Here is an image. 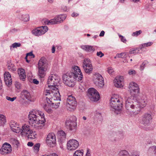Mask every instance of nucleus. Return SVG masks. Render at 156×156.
<instances>
[{"mask_svg":"<svg viewBox=\"0 0 156 156\" xmlns=\"http://www.w3.org/2000/svg\"><path fill=\"white\" fill-rule=\"evenodd\" d=\"M83 78V75L79 67L74 66L70 72L64 74L62 76L63 82L66 86L73 87L75 85V80L81 81Z\"/></svg>","mask_w":156,"mask_h":156,"instance_id":"nucleus-1","label":"nucleus"},{"mask_svg":"<svg viewBox=\"0 0 156 156\" xmlns=\"http://www.w3.org/2000/svg\"><path fill=\"white\" fill-rule=\"evenodd\" d=\"M29 122L34 128L39 130L42 129L46 121L44 113L39 110H33L29 113Z\"/></svg>","mask_w":156,"mask_h":156,"instance_id":"nucleus-2","label":"nucleus"},{"mask_svg":"<svg viewBox=\"0 0 156 156\" xmlns=\"http://www.w3.org/2000/svg\"><path fill=\"white\" fill-rule=\"evenodd\" d=\"M59 78L55 74H52L49 76L48 80V87L53 90H55V92H53L54 93V96L52 98L54 101H61L60 95L58 89L56 86H57L58 83Z\"/></svg>","mask_w":156,"mask_h":156,"instance_id":"nucleus-3","label":"nucleus"},{"mask_svg":"<svg viewBox=\"0 0 156 156\" xmlns=\"http://www.w3.org/2000/svg\"><path fill=\"white\" fill-rule=\"evenodd\" d=\"M134 97L131 96V98H125V107L126 109L130 112L129 115L131 117H134L137 115L140 111L138 108L139 106L138 105L137 101H133L132 99Z\"/></svg>","mask_w":156,"mask_h":156,"instance_id":"nucleus-4","label":"nucleus"},{"mask_svg":"<svg viewBox=\"0 0 156 156\" xmlns=\"http://www.w3.org/2000/svg\"><path fill=\"white\" fill-rule=\"evenodd\" d=\"M110 101L111 110L114 111L117 114L119 113L122 108V105L119 98L117 96H113Z\"/></svg>","mask_w":156,"mask_h":156,"instance_id":"nucleus-5","label":"nucleus"},{"mask_svg":"<svg viewBox=\"0 0 156 156\" xmlns=\"http://www.w3.org/2000/svg\"><path fill=\"white\" fill-rule=\"evenodd\" d=\"M38 77L41 78H44L47 70V64L46 60L44 57L41 58L39 60L38 64Z\"/></svg>","mask_w":156,"mask_h":156,"instance_id":"nucleus-6","label":"nucleus"},{"mask_svg":"<svg viewBox=\"0 0 156 156\" xmlns=\"http://www.w3.org/2000/svg\"><path fill=\"white\" fill-rule=\"evenodd\" d=\"M87 96L90 100L93 102L97 101L100 98L99 93L93 88H90L88 89Z\"/></svg>","mask_w":156,"mask_h":156,"instance_id":"nucleus-7","label":"nucleus"},{"mask_svg":"<svg viewBox=\"0 0 156 156\" xmlns=\"http://www.w3.org/2000/svg\"><path fill=\"white\" fill-rule=\"evenodd\" d=\"M66 106L68 109L71 111H74L76 108L77 102L75 98L72 95L68 96L66 101Z\"/></svg>","mask_w":156,"mask_h":156,"instance_id":"nucleus-8","label":"nucleus"},{"mask_svg":"<svg viewBox=\"0 0 156 156\" xmlns=\"http://www.w3.org/2000/svg\"><path fill=\"white\" fill-rule=\"evenodd\" d=\"M66 17L65 14L59 15L50 20H45V23L47 25L58 24L62 22L65 19Z\"/></svg>","mask_w":156,"mask_h":156,"instance_id":"nucleus-9","label":"nucleus"},{"mask_svg":"<svg viewBox=\"0 0 156 156\" xmlns=\"http://www.w3.org/2000/svg\"><path fill=\"white\" fill-rule=\"evenodd\" d=\"M93 82L98 87H102L104 85V79L99 73H96L93 76Z\"/></svg>","mask_w":156,"mask_h":156,"instance_id":"nucleus-10","label":"nucleus"},{"mask_svg":"<svg viewBox=\"0 0 156 156\" xmlns=\"http://www.w3.org/2000/svg\"><path fill=\"white\" fill-rule=\"evenodd\" d=\"M129 89L130 93L133 97L137 95L139 93V88L138 85L135 82H131L130 83Z\"/></svg>","mask_w":156,"mask_h":156,"instance_id":"nucleus-11","label":"nucleus"},{"mask_svg":"<svg viewBox=\"0 0 156 156\" xmlns=\"http://www.w3.org/2000/svg\"><path fill=\"white\" fill-rule=\"evenodd\" d=\"M48 30V27L46 26H41L33 30L32 33L36 36H41L45 34Z\"/></svg>","mask_w":156,"mask_h":156,"instance_id":"nucleus-12","label":"nucleus"},{"mask_svg":"<svg viewBox=\"0 0 156 156\" xmlns=\"http://www.w3.org/2000/svg\"><path fill=\"white\" fill-rule=\"evenodd\" d=\"M78 142L76 140H70L68 141L67 145V148L70 151L76 150L79 146Z\"/></svg>","mask_w":156,"mask_h":156,"instance_id":"nucleus-13","label":"nucleus"},{"mask_svg":"<svg viewBox=\"0 0 156 156\" xmlns=\"http://www.w3.org/2000/svg\"><path fill=\"white\" fill-rule=\"evenodd\" d=\"M152 117L148 113H146L142 117L141 123L145 126H149L152 122Z\"/></svg>","mask_w":156,"mask_h":156,"instance_id":"nucleus-14","label":"nucleus"},{"mask_svg":"<svg viewBox=\"0 0 156 156\" xmlns=\"http://www.w3.org/2000/svg\"><path fill=\"white\" fill-rule=\"evenodd\" d=\"M74 120L73 121L70 119H67L65 122V125L66 128L70 130H73L74 131L76 130V124L75 121L76 120V118L74 117Z\"/></svg>","mask_w":156,"mask_h":156,"instance_id":"nucleus-15","label":"nucleus"},{"mask_svg":"<svg viewBox=\"0 0 156 156\" xmlns=\"http://www.w3.org/2000/svg\"><path fill=\"white\" fill-rule=\"evenodd\" d=\"M53 92H55V90H46L44 93V96H46L45 97L46 100L48 103L50 104L52 102L53 99H52V98L54 96V93Z\"/></svg>","mask_w":156,"mask_h":156,"instance_id":"nucleus-16","label":"nucleus"},{"mask_svg":"<svg viewBox=\"0 0 156 156\" xmlns=\"http://www.w3.org/2000/svg\"><path fill=\"white\" fill-rule=\"evenodd\" d=\"M12 151L11 145L7 143H5L2 147L0 149V151L2 154H5L9 153Z\"/></svg>","mask_w":156,"mask_h":156,"instance_id":"nucleus-17","label":"nucleus"},{"mask_svg":"<svg viewBox=\"0 0 156 156\" xmlns=\"http://www.w3.org/2000/svg\"><path fill=\"white\" fill-rule=\"evenodd\" d=\"M56 141L55 136L54 133H49L46 139V143L49 144H54Z\"/></svg>","mask_w":156,"mask_h":156,"instance_id":"nucleus-18","label":"nucleus"},{"mask_svg":"<svg viewBox=\"0 0 156 156\" xmlns=\"http://www.w3.org/2000/svg\"><path fill=\"white\" fill-rule=\"evenodd\" d=\"M10 126L12 131L16 133H19L21 131V129L17 125L16 123L14 121H11L10 123Z\"/></svg>","mask_w":156,"mask_h":156,"instance_id":"nucleus-19","label":"nucleus"},{"mask_svg":"<svg viewBox=\"0 0 156 156\" xmlns=\"http://www.w3.org/2000/svg\"><path fill=\"white\" fill-rule=\"evenodd\" d=\"M124 78L122 76H117L115 78L114 82V85L117 87H123L122 83Z\"/></svg>","mask_w":156,"mask_h":156,"instance_id":"nucleus-20","label":"nucleus"},{"mask_svg":"<svg viewBox=\"0 0 156 156\" xmlns=\"http://www.w3.org/2000/svg\"><path fill=\"white\" fill-rule=\"evenodd\" d=\"M4 75L5 84L8 86L11 85L12 81L10 74L9 72H6L4 73Z\"/></svg>","mask_w":156,"mask_h":156,"instance_id":"nucleus-21","label":"nucleus"},{"mask_svg":"<svg viewBox=\"0 0 156 156\" xmlns=\"http://www.w3.org/2000/svg\"><path fill=\"white\" fill-rule=\"evenodd\" d=\"M92 66L91 62L90 59L88 58H85L83 62L82 66L83 69H85L87 72L89 71V70L87 69V67H91L89 70L90 71H91V66Z\"/></svg>","mask_w":156,"mask_h":156,"instance_id":"nucleus-22","label":"nucleus"},{"mask_svg":"<svg viewBox=\"0 0 156 156\" xmlns=\"http://www.w3.org/2000/svg\"><path fill=\"white\" fill-rule=\"evenodd\" d=\"M31 129L29 126L27 125H23L21 129V134L22 136H26L28 133H30V131Z\"/></svg>","mask_w":156,"mask_h":156,"instance_id":"nucleus-23","label":"nucleus"},{"mask_svg":"<svg viewBox=\"0 0 156 156\" xmlns=\"http://www.w3.org/2000/svg\"><path fill=\"white\" fill-rule=\"evenodd\" d=\"M81 48L87 52H93L95 50V49L92 46L90 45H82L81 47Z\"/></svg>","mask_w":156,"mask_h":156,"instance_id":"nucleus-24","label":"nucleus"},{"mask_svg":"<svg viewBox=\"0 0 156 156\" xmlns=\"http://www.w3.org/2000/svg\"><path fill=\"white\" fill-rule=\"evenodd\" d=\"M18 73L20 80L24 81L26 78L25 70L23 69H20L18 70Z\"/></svg>","mask_w":156,"mask_h":156,"instance_id":"nucleus-25","label":"nucleus"},{"mask_svg":"<svg viewBox=\"0 0 156 156\" xmlns=\"http://www.w3.org/2000/svg\"><path fill=\"white\" fill-rule=\"evenodd\" d=\"M137 102L138 103V105L139 106L138 108L140 109V108H143L146 106L147 101L146 99H141Z\"/></svg>","mask_w":156,"mask_h":156,"instance_id":"nucleus-26","label":"nucleus"},{"mask_svg":"<svg viewBox=\"0 0 156 156\" xmlns=\"http://www.w3.org/2000/svg\"><path fill=\"white\" fill-rule=\"evenodd\" d=\"M36 135L37 134L35 131L31 129L30 131V133H28L26 136H27L28 139H33L36 137Z\"/></svg>","mask_w":156,"mask_h":156,"instance_id":"nucleus-27","label":"nucleus"},{"mask_svg":"<svg viewBox=\"0 0 156 156\" xmlns=\"http://www.w3.org/2000/svg\"><path fill=\"white\" fill-rule=\"evenodd\" d=\"M18 18L20 19L25 22H27L29 20V16L28 14H19Z\"/></svg>","mask_w":156,"mask_h":156,"instance_id":"nucleus-28","label":"nucleus"},{"mask_svg":"<svg viewBox=\"0 0 156 156\" xmlns=\"http://www.w3.org/2000/svg\"><path fill=\"white\" fill-rule=\"evenodd\" d=\"M7 66L8 69L9 70H11L12 71H14L16 70L14 65L12 62L11 60L8 61L7 62Z\"/></svg>","mask_w":156,"mask_h":156,"instance_id":"nucleus-29","label":"nucleus"},{"mask_svg":"<svg viewBox=\"0 0 156 156\" xmlns=\"http://www.w3.org/2000/svg\"><path fill=\"white\" fill-rule=\"evenodd\" d=\"M21 94L28 100H29L30 98V94L28 91L26 90H23L21 92Z\"/></svg>","mask_w":156,"mask_h":156,"instance_id":"nucleus-30","label":"nucleus"},{"mask_svg":"<svg viewBox=\"0 0 156 156\" xmlns=\"http://www.w3.org/2000/svg\"><path fill=\"white\" fill-rule=\"evenodd\" d=\"M153 44L151 42H149L147 43H144L140 45L139 48L140 49L144 48L146 47H148L151 46Z\"/></svg>","mask_w":156,"mask_h":156,"instance_id":"nucleus-31","label":"nucleus"},{"mask_svg":"<svg viewBox=\"0 0 156 156\" xmlns=\"http://www.w3.org/2000/svg\"><path fill=\"white\" fill-rule=\"evenodd\" d=\"M156 147L155 146H153L151 147L149 149V151L152 154L155 155L156 154Z\"/></svg>","mask_w":156,"mask_h":156,"instance_id":"nucleus-32","label":"nucleus"},{"mask_svg":"<svg viewBox=\"0 0 156 156\" xmlns=\"http://www.w3.org/2000/svg\"><path fill=\"white\" fill-rule=\"evenodd\" d=\"M5 116L2 115H0V126H3L6 122Z\"/></svg>","mask_w":156,"mask_h":156,"instance_id":"nucleus-33","label":"nucleus"},{"mask_svg":"<svg viewBox=\"0 0 156 156\" xmlns=\"http://www.w3.org/2000/svg\"><path fill=\"white\" fill-rule=\"evenodd\" d=\"M140 49V48H135L133 49H131L130 50L129 52V53L132 54H135V53H140L139 52Z\"/></svg>","mask_w":156,"mask_h":156,"instance_id":"nucleus-34","label":"nucleus"},{"mask_svg":"<svg viewBox=\"0 0 156 156\" xmlns=\"http://www.w3.org/2000/svg\"><path fill=\"white\" fill-rule=\"evenodd\" d=\"M119 156H129L128 152L126 150H122L121 151L119 154Z\"/></svg>","mask_w":156,"mask_h":156,"instance_id":"nucleus-35","label":"nucleus"},{"mask_svg":"<svg viewBox=\"0 0 156 156\" xmlns=\"http://www.w3.org/2000/svg\"><path fill=\"white\" fill-rule=\"evenodd\" d=\"M83 150L81 151L79 150L76 151L73 154V156H83Z\"/></svg>","mask_w":156,"mask_h":156,"instance_id":"nucleus-36","label":"nucleus"},{"mask_svg":"<svg viewBox=\"0 0 156 156\" xmlns=\"http://www.w3.org/2000/svg\"><path fill=\"white\" fill-rule=\"evenodd\" d=\"M128 53H122L120 54H118L116 55V56L118 58H126Z\"/></svg>","mask_w":156,"mask_h":156,"instance_id":"nucleus-37","label":"nucleus"},{"mask_svg":"<svg viewBox=\"0 0 156 156\" xmlns=\"http://www.w3.org/2000/svg\"><path fill=\"white\" fill-rule=\"evenodd\" d=\"M148 63V62L147 60L144 61L142 63L141 65L140 66V70H143L145 67L146 65Z\"/></svg>","mask_w":156,"mask_h":156,"instance_id":"nucleus-38","label":"nucleus"},{"mask_svg":"<svg viewBox=\"0 0 156 156\" xmlns=\"http://www.w3.org/2000/svg\"><path fill=\"white\" fill-rule=\"evenodd\" d=\"M40 144L39 143L36 144L34 146L33 148L34 151L36 152H38L39 151Z\"/></svg>","mask_w":156,"mask_h":156,"instance_id":"nucleus-39","label":"nucleus"},{"mask_svg":"<svg viewBox=\"0 0 156 156\" xmlns=\"http://www.w3.org/2000/svg\"><path fill=\"white\" fill-rule=\"evenodd\" d=\"M142 32L141 30L136 31L135 32H133L132 34V35L134 36H137L140 34L142 33Z\"/></svg>","mask_w":156,"mask_h":156,"instance_id":"nucleus-40","label":"nucleus"},{"mask_svg":"<svg viewBox=\"0 0 156 156\" xmlns=\"http://www.w3.org/2000/svg\"><path fill=\"white\" fill-rule=\"evenodd\" d=\"M59 104H60L59 102H57L55 104L54 103L52 102V106L53 108H54L55 109H56V108H58V107H59Z\"/></svg>","mask_w":156,"mask_h":156,"instance_id":"nucleus-41","label":"nucleus"},{"mask_svg":"<svg viewBox=\"0 0 156 156\" xmlns=\"http://www.w3.org/2000/svg\"><path fill=\"white\" fill-rule=\"evenodd\" d=\"M15 86L18 89H20L21 87V83L18 82H16Z\"/></svg>","mask_w":156,"mask_h":156,"instance_id":"nucleus-42","label":"nucleus"},{"mask_svg":"<svg viewBox=\"0 0 156 156\" xmlns=\"http://www.w3.org/2000/svg\"><path fill=\"white\" fill-rule=\"evenodd\" d=\"M21 44L20 43H14L12 45V47L13 48H16L17 47H20L21 46Z\"/></svg>","mask_w":156,"mask_h":156,"instance_id":"nucleus-43","label":"nucleus"},{"mask_svg":"<svg viewBox=\"0 0 156 156\" xmlns=\"http://www.w3.org/2000/svg\"><path fill=\"white\" fill-rule=\"evenodd\" d=\"M16 98V97H14L13 98H11L7 96L6 97V99L8 101H13Z\"/></svg>","mask_w":156,"mask_h":156,"instance_id":"nucleus-44","label":"nucleus"},{"mask_svg":"<svg viewBox=\"0 0 156 156\" xmlns=\"http://www.w3.org/2000/svg\"><path fill=\"white\" fill-rule=\"evenodd\" d=\"M58 134L60 135V136L63 137L65 136H66V134L65 132L63 130L58 131Z\"/></svg>","mask_w":156,"mask_h":156,"instance_id":"nucleus-45","label":"nucleus"},{"mask_svg":"<svg viewBox=\"0 0 156 156\" xmlns=\"http://www.w3.org/2000/svg\"><path fill=\"white\" fill-rule=\"evenodd\" d=\"M128 73L129 75H133L136 74V73L134 70H130L128 71Z\"/></svg>","mask_w":156,"mask_h":156,"instance_id":"nucleus-46","label":"nucleus"},{"mask_svg":"<svg viewBox=\"0 0 156 156\" xmlns=\"http://www.w3.org/2000/svg\"><path fill=\"white\" fill-rule=\"evenodd\" d=\"M90 68H91V67H87V70H89L90 69ZM91 69H92L91 70V71H90L89 70V71H87V70H86L85 69H83L86 73H88V74H90V73H91L92 72V70H93L92 66H91Z\"/></svg>","mask_w":156,"mask_h":156,"instance_id":"nucleus-47","label":"nucleus"},{"mask_svg":"<svg viewBox=\"0 0 156 156\" xmlns=\"http://www.w3.org/2000/svg\"><path fill=\"white\" fill-rule=\"evenodd\" d=\"M97 55L100 58H101L104 55V54L101 51H99L97 52Z\"/></svg>","mask_w":156,"mask_h":156,"instance_id":"nucleus-48","label":"nucleus"},{"mask_svg":"<svg viewBox=\"0 0 156 156\" xmlns=\"http://www.w3.org/2000/svg\"><path fill=\"white\" fill-rule=\"evenodd\" d=\"M119 37L121 38V40L122 42L124 43H125L126 42V39L124 38V37L123 36L119 34Z\"/></svg>","mask_w":156,"mask_h":156,"instance_id":"nucleus-49","label":"nucleus"},{"mask_svg":"<svg viewBox=\"0 0 156 156\" xmlns=\"http://www.w3.org/2000/svg\"><path fill=\"white\" fill-rule=\"evenodd\" d=\"M139 155L140 154L139 152L136 151H134L133 152L132 156H139Z\"/></svg>","mask_w":156,"mask_h":156,"instance_id":"nucleus-50","label":"nucleus"},{"mask_svg":"<svg viewBox=\"0 0 156 156\" xmlns=\"http://www.w3.org/2000/svg\"><path fill=\"white\" fill-rule=\"evenodd\" d=\"M62 9L64 11H68V9L67 8V7L64 5L62 6Z\"/></svg>","mask_w":156,"mask_h":156,"instance_id":"nucleus-51","label":"nucleus"},{"mask_svg":"<svg viewBox=\"0 0 156 156\" xmlns=\"http://www.w3.org/2000/svg\"><path fill=\"white\" fill-rule=\"evenodd\" d=\"M108 73L111 74L114 72V70L112 68H108Z\"/></svg>","mask_w":156,"mask_h":156,"instance_id":"nucleus-52","label":"nucleus"},{"mask_svg":"<svg viewBox=\"0 0 156 156\" xmlns=\"http://www.w3.org/2000/svg\"><path fill=\"white\" fill-rule=\"evenodd\" d=\"M27 55V56H32L33 58H34L35 57L34 55L33 54V53L32 52H30V53H28Z\"/></svg>","mask_w":156,"mask_h":156,"instance_id":"nucleus-53","label":"nucleus"},{"mask_svg":"<svg viewBox=\"0 0 156 156\" xmlns=\"http://www.w3.org/2000/svg\"><path fill=\"white\" fill-rule=\"evenodd\" d=\"M105 32L104 31H103V30L101 31L99 34V36L100 37L103 36L105 34Z\"/></svg>","mask_w":156,"mask_h":156,"instance_id":"nucleus-54","label":"nucleus"},{"mask_svg":"<svg viewBox=\"0 0 156 156\" xmlns=\"http://www.w3.org/2000/svg\"><path fill=\"white\" fill-rule=\"evenodd\" d=\"M33 82L35 84H37L39 83V81L36 79H34L33 80Z\"/></svg>","mask_w":156,"mask_h":156,"instance_id":"nucleus-55","label":"nucleus"},{"mask_svg":"<svg viewBox=\"0 0 156 156\" xmlns=\"http://www.w3.org/2000/svg\"><path fill=\"white\" fill-rule=\"evenodd\" d=\"M27 145L29 146L32 147L33 146L34 144L33 143L31 142H29L27 143Z\"/></svg>","mask_w":156,"mask_h":156,"instance_id":"nucleus-56","label":"nucleus"},{"mask_svg":"<svg viewBox=\"0 0 156 156\" xmlns=\"http://www.w3.org/2000/svg\"><path fill=\"white\" fill-rule=\"evenodd\" d=\"M71 15L72 17L77 16L78 15V14L74 12Z\"/></svg>","mask_w":156,"mask_h":156,"instance_id":"nucleus-57","label":"nucleus"},{"mask_svg":"<svg viewBox=\"0 0 156 156\" xmlns=\"http://www.w3.org/2000/svg\"><path fill=\"white\" fill-rule=\"evenodd\" d=\"M55 51V47L54 45H53L51 49V52L52 53H54Z\"/></svg>","mask_w":156,"mask_h":156,"instance_id":"nucleus-58","label":"nucleus"},{"mask_svg":"<svg viewBox=\"0 0 156 156\" xmlns=\"http://www.w3.org/2000/svg\"><path fill=\"white\" fill-rule=\"evenodd\" d=\"M51 109L50 108H48V109H46V111L49 113H51Z\"/></svg>","mask_w":156,"mask_h":156,"instance_id":"nucleus-59","label":"nucleus"},{"mask_svg":"<svg viewBox=\"0 0 156 156\" xmlns=\"http://www.w3.org/2000/svg\"><path fill=\"white\" fill-rule=\"evenodd\" d=\"M2 81L1 78H0V90H1L2 89Z\"/></svg>","mask_w":156,"mask_h":156,"instance_id":"nucleus-60","label":"nucleus"},{"mask_svg":"<svg viewBox=\"0 0 156 156\" xmlns=\"http://www.w3.org/2000/svg\"><path fill=\"white\" fill-rule=\"evenodd\" d=\"M43 108L46 111V109H48L49 107L46 105H44L43 106Z\"/></svg>","mask_w":156,"mask_h":156,"instance_id":"nucleus-61","label":"nucleus"},{"mask_svg":"<svg viewBox=\"0 0 156 156\" xmlns=\"http://www.w3.org/2000/svg\"><path fill=\"white\" fill-rule=\"evenodd\" d=\"M98 117H101V114L100 113H97L96 114V116H98Z\"/></svg>","mask_w":156,"mask_h":156,"instance_id":"nucleus-62","label":"nucleus"},{"mask_svg":"<svg viewBox=\"0 0 156 156\" xmlns=\"http://www.w3.org/2000/svg\"><path fill=\"white\" fill-rule=\"evenodd\" d=\"M88 152V150H87V152L86 154V156H90L89 155L90 153H89Z\"/></svg>","mask_w":156,"mask_h":156,"instance_id":"nucleus-63","label":"nucleus"},{"mask_svg":"<svg viewBox=\"0 0 156 156\" xmlns=\"http://www.w3.org/2000/svg\"><path fill=\"white\" fill-rule=\"evenodd\" d=\"M48 1L50 3H52L54 0H48Z\"/></svg>","mask_w":156,"mask_h":156,"instance_id":"nucleus-64","label":"nucleus"}]
</instances>
